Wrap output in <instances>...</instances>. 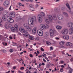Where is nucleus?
Listing matches in <instances>:
<instances>
[{
    "instance_id": "41",
    "label": "nucleus",
    "mask_w": 73,
    "mask_h": 73,
    "mask_svg": "<svg viewBox=\"0 0 73 73\" xmlns=\"http://www.w3.org/2000/svg\"><path fill=\"white\" fill-rule=\"evenodd\" d=\"M20 69H21V70H23L24 69V67H22L21 68H20Z\"/></svg>"
},
{
    "instance_id": "26",
    "label": "nucleus",
    "mask_w": 73,
    "mask_h": 73,
    "mask_svg": "<svg viewBox=\"0 0 73 73\" xmlns=\"http://www.w3.org/2000/svg\"><path fill=\"white\" fill-rule=\"evenodd\" d=\"M69 68L70 69L69 70V73H72V72L73 70L71 68H70V67H69Z\"/></svg>"
},
{
    "instance_id": "19",
    "label": "nucleus",
    "mask_w": 73,
    "mask_h": 73,
    "mask_svg": "<svg viewBox=\"0 0 73 73\" xmlns=\"http://www.w3.org/2000/svg\"><path fill=\"white\" fill-rule=\"evenodd\" d=\"M7 21H10V20L12 18L9 16H7Z\"/></svg>"
},
{
    "instance_id": "32",
    "label": "nucleus",
    "mask_w": 73,
    "mask_h": 73,
    "mask_svg": "<svg viewBox=\"0 0 73 73\" xmlns=\"http://www.w3.org/2000/svg\"><path fill=\"white\" fill-rule=\"evenodd\" d=\"M4 9L3 7H0V11H3Z\"/></svg>"
},
{
    "instance_id": "5",
    "label": "nucleus",
    "mask_w": 73,
    "mask_h": 73,
    "mask_svg": "<svg viewBox=\"0 0 73 73\" xmlns=\"http://www.w3.org/2000/svg\"><path fill=\"white\" fill-rule=\"evenodd\" d=\"M37 33H38V35L39 36H43V32L41 30H37Z\"/></svg>"
},
{
    "instance_id": "50",
    "label": "nucleus",
    "mask_w": 73,
    "mask_h": 73,
    "mask_svg": "<svg viewBox=\"0 0 73 73\" xmlns=\"http://www.w3.org/2000/svg\"><path fill=\"white\" fill-rule=\"evenodd\" d=\"M54 11H55V12H57V11H58V9H57V8H55L54 9Z\"/></svg>"
},
{
    "instance_id": "17",
    "label": "nucleus",
    "mask_w": 73,
    "mask_h": 73,
    "mask_svg": "<svg viewBox=\"0 0 73 73\" xmlns=\"http://www.w3.org/2000/svg\"><path fill=\"white\" fill-rule=\"evenodd\" d=\"M68 27H70L71 28H72V27H73V25H72V23L70 22L68 23Z\"/></svg>"
},
{
    "instance_id": "36",
    "label": "nucleus",
    "mask_w": 73,
    "mask_h": 73,
    "mask_svg": "<svg viewBox=\"0 0 73 73\" xmlns=\"http://www.w3.org/2000/svg\"><path fill=\"white\" fill-rule=\"evenodd\" d=\"M29 38L30 39V40H33V37L32 36H30L29 37Z\"/></svg>"
},
{
    "instance_id": "9",
    "label": "nucleus",
    "mask_w": 73,
    "mask_h": 73,
    "mask_svg": "<svg viewBox=\"0 0 73 73\" xmlns=\"http://www.w3.org/2000/svg\"><path fill=\"white\" fill-rule=\"evenodd\" d=\"M62 32H62V33L63 34H65V35H66L68 34V31L67 29H66L65 30H63Z\"/></svg>"
},
{
    "instance_id": "2",
    "label": "nucleus",
    "mask_w": 73,
    "mask_h": 73,
    "mask_svg": "<svg viewBox=\"0 0 73 73\" xmlns=\"http://www.w3.org/2000/svg\"><path fill=\"white\" fill-rule=\"evenodd\" d=\"M48 18L49 20H50V21H52V20L55 21L57 20V17L55 15L52 16V15H48Z\"/></svg>"
},
{
    "instance_id": "57",
    "label": "nucleus",
    "mask_w": 73,
    "mask_h": 73,
    "mask_svg": "<svg viewBox=\"0 0 73 73\" xmlns=\"http://www.w3.org/2000/svg\"><path fill=\"white\" fill-rule=\"evenodd\" d=\"M43 60L44 62H46V60H45V59L44 58H43Z\"/></svg>"
},
{
    "instance_id": "31",
    "label": "nucleus",
    "mask_w": 73,
    "mask_h": 73,
    "mask_svg": "<svg viewBox=\"0 0 73 73\" xmlns=\"http://www.w3.org/2000/svg\"><path fill=\"white\" fill-rule=\"evenodd\" d=\"M46 67V68H50V65L49 64H47Z\"/></svg>"
},
{
    "instance_id": "42",
    "label": "nucleus",
    "mask_w": 73,
    "mask_h": 73,
    "mask_svg": "<svg viewBox=\"0 0 73 73\" xmlns=\"http://www.w3.org/2000/svg\"><path fill=\"white\" fill-rule=\"evenodd\" d=\"M70 43V42H67L66 43V44L67 46H69V44Z\"/></svg>"
},
{
    "instance_id": "64",
    "label": "nucleus",
    "mask_w": 73,
    "mask_h": 73,
    "mask_svg": "<svg viewBox=\"0 0 73 73\" xmlns=\"http://www.w3.org/2000/svg\"><path fill=\"white\" fill-rule=\"evenodd\" d=\"M61 67L62 68H64V65H62L61 66Z\"/></svg>"
},
{
    "instance_id": "37",
    "label": "nucleus",
    "mask_w": 73,
    "mask_h": 73,
    "mask_svg": "<svg viewBox=\"0 0 73 73\" xmlns=\"http://www.w3.org/2000/svg\"><path fill=\"white\" fill-rule=\"evenodd\" d=\"M4 14H6V15H8V13H7V12L6 11V12H4Z\"/></svg>"
},
{
    "instance_id": "49",
    "label": "nucleus",
    "mask_w": 73,
    "mask_h": 73,
    "mask_svg": "<svg viewBox=\"0 0 73 73\" xmlns=\"http://www.w3.org/2000/svg\"><path fill=\"white\" fill-rule=\"evenodd\" d=\"M3 23V20L1 19H0V23Z\"/></svg>"
},
{
    "instance_id": "24",
    "label": "nucleus",
    "mask_w": 73,
    "mask_h": 73,
    "mask_svg": "<svg viewBox=\"0 0 73 73\" xmlns=\"http://www.w3.org/2000/svg\"><path fill=\"white\" fill-rule=\"evenodd\" d=\"M9 22L11 23H13L14 22V21H13V19L12 18H11V19Z\"/></svg>"
},
{
    "instance_id": "52",
    "label": "nucleus",
    "mask_w": 73,
    "mask_h": 73,
    "mask_svg": "<svg viewBox=\"0 0 73 73\" xmlns=\"http://www.w3.org/2000/svg\"><path fill=\"white\" fill-rule=\"evenodd\" d=\"M0 40H3V38L1 36V35H0Z\"/></svg>"
},
{
    "instance_id": "47",
    "label": "nucleus",
    "mask_w": 73,
    "mask_h": 73,
    "mask_svg": "<svg viewBox=\"0 0 73 73\" xmlns=\"http://www.w3.org/2000/svg\"><path fill=\"white\" fill-rule=\"evenodd\" d=\"M40 50L41 51H44V50L43 49V48L42 47L41 48Z\"/></svg>"
},
{
    "instance_id": "10",
    "label": "nucleus",
    "mask_w": 73,
    "mask_h": 73,
    "mask_svg": "<svg viewBox=\"0 0 73 73\" xmlns=\"http://www.w3.org/2000/svg\"><path fill=\"white\" fill-rule=\"evenodd\" d=\"M9 15L10 17H15V13H11L9 14Z\"/></svg>"
},
{
    "instance_id": "62",
    "label": "nucleus",
    "mask_w": 73,
    "mask_h": 73,
    "mask_svg": "<svg viewBox=\"0 0 73 73\" xmlns=\"http://www.w3.org/2000/svg\"><path fill=\"white\" fill-rule=\"evenodd\" d=\"M63 62H64V61H60V63H61V64H63Z\"/></svg>"
},
{
    "instance_id": "14",
    "label": "nucleus",
    "mask_w": 73,
    "mask_h": 73,
    "mask_svg": "<svg viewBox=\"0 0 73 73\" xmlns=\"http://www.w3.org/2000/svg\"><path fill=\"white\" fill-rule=\"evenodd\" d=\"M63 37L64 38L66 39V40H68L69 38V36H64Z\"/></svg>"
},
{
    "instance_id": "58",
    "label": "nucleus",
    "mask_w": 73,
    "mask_h": 73,
    "mask_svg": "<svg viewBox=\"0 0 73 73\" xmlns=\"http://www.w3.org/2000/svg\"><path fill=\"white\" fill-rule=\"evenodd\" d=\"M45 21L46 23H47L48 24L49 23V21Z\"/></svg>"
},
{
    "instance_id": "38",
    "label": "nucleus",
    "mask_w": 73,
    "mask_h": 73,
    "mask_svg": "<svg viewBox=\"0 0 73 73\" xmlns=\"http://www.w3.org/2000/svg\"><path fill=\"white\" fill-rule=\"evenodd\" d=\"M46 44L47 45H50V44H51V43L49 42H46Z\"/></svg>"
},
{
    "instance_id": "53",
    "label": "nucleus",
    "mask_w": 73,
    "mask_h": 73,
    "mask_svg": "<svg viewBox=\"0 0 73 73\" xmlns=\"http://www.w3.org/2000/svg\"><path fill=\"white\" fill-rule=\"evenodd\" d=\"M9 38H10V39H11V40H12L13 39V38H12V37L10 36L9 37Z\"/></svg>"
},
{
    "instance_id": "4",
    "label": "nucleus",
    "mask_w": 73,
    "mask_h": 73,
    "mask_svg": "<svg viewBox=\"0 0 73 73\" xmlns=\"http://www.w3.org/2000/svg\"><path fill=\"white\" fill-rule=\"evenodd\" d=\"M38 19L39 23H41L42 21V15L39 14L38 16Z\"/></svg>"
},
{
    "instance_id": "18",
    "label": "nucleus",
    "mask_w": 73,
    "mask_h": 73,
    "mask_svg": "<svg viewBox=\"0 0 73 73\" xmlns=\"http://www.w3.org/2000/svg\"><path fill=\"white\" fill-rule=\"evenodd\" d=\"M66 5L67 8L69 9V11H70L71 9L70 8V6H69V5L68 4V3H66Z\"/></svg>"
},
{
    "instance_id": "33",
    "label": "nucleus",
    "mask_w": 73,
    "mask_h": 73,
    "mask_svg": "<svg viewBox=\"0 0 73 73\" xmlns=\"http://www.w3.org/2000/svg\"><path fill=\"white\" fill-rule=\"evenodd\" d=\"M4 27H5L6 29H8V26H7V24H6L5 25Z\"/></svg>"
},
{
    "instance_id": "13",
    "label": "nucleus",
    "mask_w": 73,
    "mask_h": 73,
    "mask_svg": "<svg viewBox=\"0 0 73 73\" xmlns=\"http://www.w3.org/2000/svg\"><path fill=\"white\" fill-rule=\"evenodd\" d=\"M40 28L42 29H44L45 27V25H41L40 26Z\"/></svg>"
},
{
    "instance_id": "21",
    "label": "nucleus",
    "mask_w": 73,
    "mask_h": 73,
    "mask_svg": "<svg viewBox=\"0 0 73 73\" xmlns=\"http://www.w3.org/2000/svg\"><path fill=\"white\" fill-rule=\"evenodd\" d=\"M56 28H57V29H61L62 28L60 26L58 25L56 27Z\"/></svg>"
},
{
    "instance_id": "16",
    "label": "nucleus",
    "mask_w": 73,
    "mask_h": 73,
    "mask_svg": "<svg viewBox=\"0 0 73 73\" xmlns=\"http://www.w3.org/2000/svg\"><path fill=\"white\" fill-rule=\"evenodd\" d=\"M15 28H16V32H18V26L17 25H14Z\"/></svg>"
},
{
    "instance_id": "25",
    "label": "nucleus",
    "mask_w": 73,
    "mask_h": 73,
    "mask_svg": "<svg viewBox=\"0 0 73 73\" xmlns=\"http://www.w3.org/2000/svg\"><path fill=\"white\" fill-rule=\"evenodd\" d=\"M49 32H50V33H54V32H53V30L52 29H50V30Z\"/></svg>"
},
{
    "instance_id": "15",
    "label": "nucleus",
    "mask_w": 73,
    "mask_h": 73,
    "mask_svg": "<svg viewBox=\"0 0 73 73\" xmlns=\"http://www.w3.org/2000/svg\"><path fill=\"white\" fill-rule=\"evenodd\" d=\"M10 30L12 32H14L16 31V29L14 27H13L10 28Z\"/></svg>"
},
{
    "instance_id": "61",
    "label": "nucleus",
    "mask_w": 73,
    "mask_h": 73,
    "mask_svg": "<svg viewBox=\"0 0 73 73\" xmlns=\"http://www.w3.org/2000/svg\"><path fill=\"white\" fill-rule=\"evenodd\" d=\"M13 69L15 70V69H16V66L13 67Z\"/></svg>"
},
{
    "instance_id": "23",
    "label": "nucleus",
    "mask_w": 73,
    "mask_h": 73,
    "mask_svg": "<svg viewBox=\"0 0 73 73\" xmlns=\"http://www.w3.org/2000/svg\"><path fill=\"white\" fill-rule=\"evenodd\" d=\"M64 44H65V42L64 41H62L60 42V44L61 45H64Z\"/></svg>"
},
{
    "instance_id": "48",
    "label": "nucleus",
    "mask_w": 73,
    "mask_h": 73,
    "mask_svg": "<svg viewBox=\"0 0 73 73\" xmlns=\"http://www.w3.org/2000/svg\"><path fill=\"white\" fill-rule=\"evenodd\" d=\"M63 68H62L61 69H60V71L61 72H63Z\"/></svg>"
},
{
    "instance_id": "45",
    "label": "nucleus",
    "mask_w": 73,
    "mask_h": 73,
    "mask_svg": "<svg viewBox=\"0 0 73 73\" xmlns=\"http://www.w3.org/2000/svg\"><path fill=\"white\" fill-rule=\"evenodd\" d=\"M29 6L31 7V8H33V5H30Z\"/></svg>"
},
{
    "instance_id": "63",
    "label": "nucleus",
    "mask_w": 73,
    "mask_h": 73,
    "mask_svg": "<svg viewBox=\"0 0 73 73\" xmlns=\"http://www.w3.org/2000/svg\"><path fill=\"white\" fill-rule=\"evenodd\" d=\"M55 39H56V40H59V38L56 37L55 38Z\"/></svg>"
},
{
    "instance_id": "3",
    "label": "nucleus",
    "mask_w": 73,
    "mask_h": 73,
    "mask_svg": "<svg viewBox=\"0 0 73 73\" xmlns=\"http://www.w3.org/2000/svg\"><path fill=\"white\" fill-rule=\"evenodd\" d=\"M19 31L23 33H27V30H25L24 28L23 27H21L19 28Z\"/></svg>"
},
{
    "instance_id": "27",
    "label": "nucleus",
    "mask_w": 73,
    "mask_h": 73,
    "mask_svg": "<svg viewBox=\"0 0 73 73\" xmlns=\"http://www.w3.org/2000/svg\"><path fill=\"white\" fill-rule=\"evenodd\" d=\"M63 13L65 14L66 16V17H68V16H69V15H68V13L65 12Z\"/></svg>"
},
{
    "instance_id": "56",
    "label": "nucleus",
    "mask_w": 73,
    "mask_h": 73,
    "mask_svg": "<svg viewBox=\"0 0 73 73\" xmlns=\"http://www.w3.org/2000/svg\"><path fill=\"white\" fill-rule=\"evenodd\" d=\"M50 63V65L51 66H52V65H54V64H53L52 63Z\"/></svg>"
},
{
    "instance_id": "12",
    "label": "nucleus",
    "mask_w": 73,
    "mask_h": 73,
    "mask_svg": "<svg viewBox=\"0 0 73 73\" xmlns=\"http://www.w3.org/2000/svg\"><path fill=\"white\" fill-rule=\"evenodd\" d=\"M71 29V30L69 32V34L70 35H72V33H73V27H72L70 28Z\"/></svg>"
},
{
    "instance_id": "29",
    "label": "nucleus",
    "mask_w": 73,
    "mask_h": 73,
    "mask_svg": "<svg viewBox=\"0 0 73 73\" xmlns=\"http://www.w3.org/2000/svg\"><path fill=\"white\" fill-rule=\"evenodd\" d=\"M1 51L2 52H3V53H6V52L7 51H6V50H1Z\"/></svg>"
},
{
    "instance_id": "22",
    "label": "nucleus",
    "mask_w": 73,
    "mask_h": 73,
    "mask_svg": "<svg viewBox=\"0 0 73 73\" xmlns=\"http://www.w3.org/2000/svg\"><path fill=\"white\" fill-rule=\"evenodd\" d=\"M32 32L34 34H35L36 32V28H34Z\"/></svg>"
},
{
    "instance_id": "28",
    "label": "nucleus",
    "mask_w": 73,
    "mask_h": 73,
    "mask_svg": "<svg viewBox=\"0 0 73 73\" xmlns=\"http://www.w3.org/2000/svg\"><path fill=\"white\" fill-rule=\"evenodd\" d=\"M31 11H35V8L34 7H32L31 9Z\"/></svg>"
},
{
    "instance_id": "6",
    "label": "nucleus",
    "mask_w": 73,
    "mask_h": 73,
    "mask_svg": "<svg viewBox=\"0 0 73 73\" xmlns=\"http://www.w3.org/2000/svg\"><path fill=\"white\" fill-rule=\"evenodd\" d=\"M9 4V2L8 1H6L5 2H4L3 5L5 7H7L8 6V5Z\"/></svg>"
},
{
    "instance_id": "54",
    "label": "nucleus",
    "mask_w": 73,
    "mask_h": 73,
    "mask_svg": "<svg viewBox=\"0 0 73 73\" xmlns=\"http://www.w3.org/2000/svg\"><path fill=\"white\" fill-rule=\"evenodd\" d=\"M50 50H53V47H50Z\"/></svg>"
},
{
    "instance_id": "30",
    "label": "nucleus",
    "mask_w": 73,
    "mask_h": 73,
    "mask_svg": "<svg viewBox=\"0 0 73 73\" xmlns=\"http://www.w3.org/2000/svg\"><path fill=\"white\" fill-rule=\"evenodd\" d=\"M49 28V25H45V28L46 29H48Z\"/></svg>"
},
{
    "instance_id": "34",
    "label": "nucleus",
    "mask_w": 73,
    "mask_h": 73,
    "mask_svg": "<svg viewBox=\"0 0 73 73\" xmlns=\"http://www.w3.org/2000/svg\"><path fill=\"white\" fill-rule=\"evenodd\" d=\"M3 44L5 46H7V43L3 42Z\"/></svg>"
},
{
    "instance_id": "39",
    "label": "nucleus",
    "mask_w": 73,
    "mask_h": 73,
    "mask_svg": "<svg viewBox=\"0 0 73 73\" xmlns=\"http://www.w3.org/2000/svg\"><path fill=\"white\" fill-rule=\"evenodd\" d=\"M10 52L12 53V52H13V50L12 49H11L9 50Z\"/></svg>"
},
{
    "instance_id": "60",
    "label": "nucleus",
    "mask_w": 73,
    "mask_h": 73,
    "mask_svg": "<svg viewBox=\"0 0 73 73\" xmlns=\"http://www.w3.org/2000/svg\"><path fill=\"white\" fill-rule=\"evenodd\" d=\"M19 5L20 6H21L22 5V4L21 3H19Z\"/></svg>"
},
{
    "instance_id": "43",
    "label": "nucleus",
    "mask_w": 73,
    "mask_h": 73,
    "mask_svg": "<svg viewBox=\"0 0 73 73\" xmlns=\"http://www.w3.org/2000/svg\"><path fill=\"white\" fill-rule=\"evenodd\" d=\"M59 48H64V46H59Z\"/></svg>"
},
{
    "instance_id": "1",
    "label": "nucleus",
    "mask_w": 73,
    "mask_h": 73,
    "mask_svg": "<svg viewBox=\"0 0 73 73\" xmlns=\"http://www.w3.org/2000/svg\"><path fill=\"white\" fill-rule=\"evenodd\" d=\"M36 19L35 17H32V18H30L28 19V23L29 25H30L31 27H34L35 25L33 23V22L34 20H35Z\"/></svg>"
},
{
    "instance_id": "35",
    "label": "nucleus",
    "mask_w": 73,
    "mask_h": 73,
    "mask_svg": "<svg viewBox=\"0 0 73 73\" xmlns=\"http://www.w3.org/2000/svg\"><path fill=\"white\" fill-rule=\"evenodd\" d=\"M53 35H54V33H50V36H53Z\"/></svg>"
},
{
    "instance_id": "8",
    "label": "nucleus",
    "mask_w": 73,
    "mask_h": 73,
    "mask_svg": "<svg viewBox=\"0 0 73 73\" xmlns=\"http://www.w3.org/2000/svg\"><path fill=\"white\" fill-rule=\"evenodd\" d=\"M4 15H3V16L2 17V19L4 21H7V15L5 14H4Z\"/></svg>"
},
{
    "instance_id": "11",
    "label": "nucleus",
    "mask_w": 73,
    "mask_h": 73,
    "mask_svg": "<svg viewBox=\"0 0 73 73\" xmlns=\"http://www.w3.org/2000/svg\"><path fill=\"white\" fill-rule=\"evenodd\" d=\"M25 28L27 29V30L29 31V32H30V31H31V29L30 28L29 26L28 25H27L26 27Z\"/></svg>"
},
{
    "instance_id": "46",
    "label": "nucleus",
    "mask_w": 73,
    "mask_h": 73,
    "mask_svg": "<svg viewBox=\"0 0 73 73\" xmlns=\"http://www.w3.org/2000/svg\"><path fill=\"white\" fill-rule=\"evenodd\" d=\"M27 33H25V34H23V35L24 36V37H26V35L27 33Z\"/></svg>"
},
{
    "instance_id": "59",
    "label": "nucleus",
    "mask_w": 73,
    "mask_h": 73,
    "mask_svg": "<svg viewBox=\"0 0 73 73\" xmlns=\"http://www.w3.org/2000/svg\"><path fill=\"white\" fill-rule=\"evenodd\" d=\"M38 38H38L37 37L35 38V39L36 40H38Z\"/></svg>"
},
{
    "instance_id": "40",
    "label": "nucleus",
    "mask_w": 73,
    "mask_h": 73,
    "mask_svg": "<svg viewBox=\"0 0 73 73\" xmlns=\"http://www.w3.org/2000/svg\"><path fill=\"white\" fill-rule=\"evenodd\" d=\"M44 58L46 60H47V61H49V60H48V58H47V57H46L45 56Z\"/></svg>"
},
{
    "instance_id": "7",
    "label": "nucleus",
    "mask_w": 73,
    "mask_h": 73,
    "mask_svg": "<svg viewBox=\"0 0 73 73\" xmlns=\"http://www.w3.org/2000/svg\"><path fill=\"white\" fill-rule=\"evenodd\" d=\"M57 17L58 19L60 20H62L64 18L63 16L61 14H58L57 16Z\"/></svg>"
},
{
    "instance_id": "20",
    "label": "nucleus",
    "mask_w": 73,
    "mask_h": 73,
    "mask_svg": "<svg viewBox=\"0 0 73 73\" xmlns=\"http://www.w3.org/2000/svg\"><path fill=\"white\" fill-rule=\"evenodd\" d=\"M28 25V24L27 23H25L23 24V26L25 28Z\"/></svg>"
},
{
    "instance_id": "51",
    "label": "nucleus",
    "mask_w": 73,
    "mask_h": 73,
    "mask_svg": "<svg viewBox=\"0 0 73 73\" xmlns=\"http://www.w3.org/2000/svg\"><path fill=\"white\" fill-rule=\"evenodd\" d=\"M69 46H72V44L70 42Z\"/></svg>"
},
{
    "instance_id": "55",
    "label": "nucleus",
    "mask_w": 73,
    "mask_h": 73,
    "mask_svg": "<svg viewBox=\"0 0 73 73\" xmlns=\"http://www.w3.org/2000/svg\"><path fill=\"white\" fill-rule=\"evenodd\" d=\"M71 61H73V58H72L70 60Z\"/></svg>"
},
{
    "instance_id": "44",
    "label": "nucleus",
    "mask_w": 73,
    "mask_h": 73,
    "mask_svg": "<svg viewBox=\"0 0 73 73\" xmlns=\"http://www.w3.org/2000/svg\"><path fill=\"white\" fill-rule=\"evenodd\" d=\"M29 56L30 57H32V58L33 57V55L31 54H30Z\"/></svg>"
}]
</instances>
